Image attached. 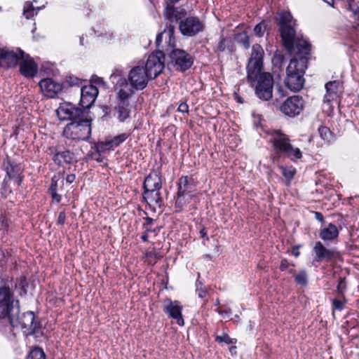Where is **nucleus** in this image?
I'll return each instance as SVG.
<instances>
[{
  "instance_id": "0eeeda50",
  "label": "nucleus",
  "mask_w": 359,
  "mask_h": 359,
  "mask_svg": "<svg viewBox=\"0 0 359 359\" xmlns=\"http://www.w3.org/2000/svg\"><path fill=\"white\" fill-rule=\"evenodd\" d=\"M255 82V91L256 95L262 100H269L273 95V79L269 73H259L255 80H250Z\"/></svg>"
},
{
  "instance_id": "a18cd8bd",
  "label": "nucleus",
  "mask_w": 359,
  "mask_h": 359,
  "mask_svg": "<svg viewBox=\"0 0 359 359\" xmlns=\"http://www.w3.org/2000/svg\"><path fill=\"white\" fill-rule=\"evenodd\" d=\"M98 147L101 151H107V150H110L115 147L112 146L111 140L107 141L105 142H101L99 144Z\"/></svg>"
},
{
  "instance_id": "39448f33",
  "label": "nucleus",
  "mask_w": 359,
  "mask_h": 359,
  "mask_svg": "<svg viewBox=\"0 0 359 359\" xmlns=\"http://www.w3.org/2000/svg\"><path fill=\"white\" fill-rule=\"evenodd\" d=\"M11 285L5 283L0 286V318H9L14 312H19V302L14 301L13 283H11Z\"/></svg>"
},
{
  "instance_id": "338daca9",
  "label": "nucleus",
  "mask_w": 359,
  "mask_h": 359,
  "mask_svg": "<svg viewBox=\"0 0 359 359\" xmlns=\"http://www.w3.org/2000/svg\"><path fill=\"white\" fill-rule=\"evenodd\" d=\"M83 37L82 36V37L80 38V44L81 45H83Z\"/></svg>"
},
{
  "instance_id": "dca6fc26",
  "label": "nucleus",
  "mask_w": 359,
  "mask_h": 359,
  "mask_svg": "<svg viewBox=\"0 0 359 359\" xmlns=\"http://www.w3.org/2000/svg\"><path fill=\"white\" fill-rule=\"evenodd\" d=\"M150 79L144 71L143 66H136L130 69L128 75V79L135 90H143Z\"/></svg>"
},
{
  "instance_id": "aec40b11",
  "label": "nucleus",
  "mask_w": 359,
  "mask_h": 359,
  "mask_svg": "<svg viewBox=\"0 0 359 359\" xmlns=\"http://www.w3.org/2000/svg\"><path fill=\"white\" fill-rule=\"evenodd\" d=\"M21 49L16 52L6 49H1L0 52V65L4 68L15 67L21 60Z\"/></svg>"
},
{
  "instance_id": "ea45409f",
  "label": "nucleus",
  "mask_w": 359,
  "mask_h": 359,
  "mask_svg": "<svg viewBox=\"0 0 359 359\" xmlns=\"http://www.w3.org/2000/svg\"><path fill=\"white\" fill-rule=\"evenodd\" d=\"M346 7L353 13L354 18L359 21V7L355 4L354 0L346 3Z\"/></svg>"
},
{
  "instance_id": "3c124183",
  "label": "nucleus",
  "mask_w": 359,
  "mask_h": 359,
  "mask_svg": "<svg viewBox=\"0 0 359 359\" xmlns=\"http://www.w3.org/2000/svg\"><path fill=\"white\" fill-rule=\"evenodd\" d=\"M177 111L181 113H188L189 112V106L186 102H182L180 104Z\"/></svg>"
},
{
  "instance_id": "e433bc0d",
  "label": "nucleus",
  "mask_w": 359,
  "mask_h": 359,
  "mask_svg": "<svg viewBox=\"0 0 359 359\" xmlns=\"http://www.w3.org/2000/svg\"><path fill=\"white\" fill-rule=\"evenodd\" d=\"M36 14L33 5L30 2H26L24 6L23 15L27 19L32 18Z\"/></svg>"
},
{
  "instance_id": "6e6552de",
  "label": "nucleus",
  "mask_w": 359,
  "mask_h": 359,
  "mask_svg": "<svg viewBox=\"0 0 359 359\" xmlns=\"http://www.w3.org/2000/svg\"><path fill=\"white\" fill-rule=\"evenodd\" d=\"M264 50L259 44L252 47V53L247 65L248 79L255 80L262 69Z\"/></svg>"
},
{
  "instance_id": "0e129e2a",
  "label": "nucleus",
  "mask_w": 359,
  "mask_h": 359,
  "mask_svg": "<svg viewBox=\"0 0 359 359\" xmlns=\"http://www.w3.org/2000/svg\"><path fill=\"white\" fill-rule=\"evenodd\" d=\"M217 313H218L219 314L222 315V314H223V313H229V311H223V310H221V309H218V310H217Z\"/></svg>"
},
{
  "instance_id": "2f4dec72",
  "label": "nucleus",
  "mask_w": 359,
  "mask_h": 359,
  "mask_svg": "<svg viewBox=\"0 0 359 359\" xmlns=\"http://www.w3.org/2000/svg\"><path fill=\"white\" fill-rule=\"evenodd\" d=\"M174 29H175V27L173 26L170 25L169 27H168V32H167V34L169 36V43L170 44L171 43V41H172V38L173 34H174ZM165 33H166V32L165 30L164 32H163L161 33H159L156 36V44L157 47L160 46V44H161V43L162 42V40H163V36L164 34H165Z\"/></svg>"
},
{
  "instance_id": "79ce46f5",
  "label": "nucleus",
  "mask_w": 359,
  "mask_h": 359,
  "mask_svg": "<svg viewBox=\"0 0 359 359\" xmlns=\"http://www.w3.org/2000/svg\"><path fill=\"white\" fill-rule=\"evenodd\" d=\"M332 307L334 309L341 311L344 309V306L345 303L346 302L345 297L344 299H334L332 301Z\"/></svg>"
},
{
  "instance_id": "423d86ee",
  "label": "nucleus",
  "mask_w": 359,
  "mask_h": 359,
  "mask_svg": "<svg viewBox=\"0 0 359 359\" xmlns=\"http://www.w3.org/2000/svg\"><path fill=\"white\" fill-rule=\"evenodd\" d=\"M9 322L13 327H20L25 335H32L35 333L39 323L35 320L34 313L27 311L20 314L13 313L10 316Z\"/></svg>"
},
{
  "instance_id": "e2e57ef3",
  "label": "nucleus",
  "mask_w": 359,
  "mask_h": 359,
  "mask_svg": "<svg viewBox=\"0 0 359 359\" xmlns=\"http://www.w3.org/2000/svg\"><path fill=\"white\" fill-rule=\"evenodd\" d=\"M325 2H326L328 5L334 7V0H323Z\"/></svg>"
},
{
  "instance_id": "6e6d98bb",
  "label": "nucleus",
  "mask_w": 359,
  "mask_h": 359,
  "mask_svg": "<svg viewBox=\"0 0 359 359\" xmlns=\"http://www.w3.org/2000/svg\"><path fill=\"white\" fill-rule=\"evenodd\" d=\"M196 292H197L198 297L202 298V299L204 298L208 293L205 289H203L201 287L197 288Z\"/></svg>"
},
{
  "instance_id": "473e14b6",
  "label": "nucleus",
  "mask_w": 359,
  "mask_h": 359,
  "mask_svg": "<svg viewBox=\"0 0 359 359\" xmlns=\"http://www.w3.org/2000/svg\"><path fill=\"white\" fill-rule=\"evenodd\" d=\"M294 280L297 285L306 286L308 283V275L306 271H300L294 276Z\"/></svg>"
},
{
  "instance_id": "6ab92c4d",
  "label": "nucleus",
  "mask_w": 359,
  "mask_h": 359,
  "mask_svg": "<svg viewBox=\"0 0 359 359\" xmlns=\"http://www.w3.org/2000/svg\"><path fill=\"white\" fill-rule=\"evenodd\" d=\"M326 93L323 98V102L331 104L333 101L337 102L340 94L343 91L342 83L339 81H332L325 85Z\"/></svg>"
},
{
  "instance_id": "393cba45",
  "label": "nucleus",
  "mask_w": 359,
  "mask_h": 359,
  "mask_svg": "<svg viewBox=\"0 0 359 359\" xmlns=\"http://www.w3.org/2000/svg\"><path fill=\"white\" fill-rule=\"evenodd\" d=\"M130 111L131 104L129 100H117V103L114 107V114L120 122H123L128 118Z\"/></svg>"
},
{
  "instance_id": "4468645a",
  "label": "nucleus",
  "mask_w": 359,
  "mask_h": 359,
  "mask_svg": "<svg viewBox=\"0 0 359 359\" xmlns=\"http://www.w3.org/2000/svg\"><path fill=\"white\" fill-rule=\"evenodd\" d=\"M304 100L302 97L293 95L288 97L281 105L280 110L285 115L294 117L299 115L304 107Z\"/></svg>"
},
{
  "instance_id": "f704fd0d",
  "label": "nucleus",
  "mask_w": 359,
  "mask_h": 359,
  "mask_svg": "<svg viewBox=\"0 0 359 359\" xmlns=\"http://www.w3.org/2000/svg\"><path fill=\"white\" fill-rule=\"evenodd\" d=\"M27 359H46V355L42 348L36 347L30 351Z\"/></svg>"
},
{
  "instance_id": "f3484780",
  "label": "nucleus",
  "mask_w": 359,
  "mask_h": 359,
  "mask_svg": "<svg viewBox=\"0 0 359 359\" xmlns=\"http://www.w3.org/2000/svg\"><path fill=\"white\" fill-rule=\"evenodd\" d=\"M190 184L187 176L182 177L178 182L177 198L176 200V206L182 208L187 203H189L194 194L189 190Z\"/></svg>"
},
{
  "instance_id": "69168bd1",
  "label": "nucleus",
  "mask_w": 359,
  "mask_h": 359,
  "mask_svg": "<svg viewBox=\"0 0 359 359\" xmlns=\"http://www.w3.org/2000/svg\"><path fill=\"white\" fill-rule=\"evenodd\" d=\"M236 346H231V347L230 348V351H231V352H233V351H234L236 350Z\"/></svg>"
},
{
  "instance_id": "4c0bfd02",
  "label": "nucleus",
  "mask_w": 359,
  "mask_h": 359,
  "mask_svg": "<svg viewBox=\"0 0 359 359\" xmlns=\"http://www.w3.org/2000/svg\"><path fill=\"white\" fill-rule=\"evenodd\" d=\"M346 290V283L345 278H340L337 286V292L339 298H344V293Z\"/></svg>"
},
{
  "instance_id": "9d476101",
  "label": "nucleus",
  "mask_w": 359,
  "mask_h": 359,
  "mask_svg": "<svg viewBox=\"0 0 359 359\" xmlns=\"http://www.w3.org/2000/svg\"><path fill=\"white\" fill-rule=\"evenodd\" d=\"M164 58L163 51H157L148 57L144 69L150 79H155L161 73L164 68Z\"/></svg>"
},
{
  "instance_id": "bb28decb",
  "label": "nucleus",
  "mask_w": 359,
  "mask_h": 359,
  "mask_svg": "<svg viewBox=\"0 0 359 359\" xmlns=\"http://www.w3.org/2000/svg\"><path fill=\"white\" fill-rule=\"evenodd\" d=\"M162 182L161 174L158 171H153L145 178L143 188L144 190L161 189Z\"/></svg>"
},
{
  "instance_id": "4be33fe9",
  "label": "nucleus",
  "mask_w": 359,
  "mask_h": 359,
  "mask_svg": "<svg viewBox=\"0 0 359 359\" xmlns=\"http://www.w3.org/2000/svg\"><path fill=\"white\" fill-rule=\"evenodd\" d=\"M187 11L182 7H175L174 4H166L163 15L170 22H179L187 16Z\"/></svg>"
},
{
  "instance_id": "7c9ffc66",
  "label": "nucleus",
  "mask_w": 359,
  "mask_h": 359,
  "mask_svg": "<svg viewBox=\"0 0 359 359\" xmlns=\"http://www.w3.org/2000/svg\"><path fill=\"white\" fill-rule=\"evenodd\" d=\"M15 289L19 290V294L20 296H25L27 293L28 283L25 276H20L17 278L14 283Z\"/></svg>"
},
{
  "instance_id": "774afa93",
  "label": "nucleus",
  "mask_w": 359,
  "mask_h": 359,
  "mask_svg": "<svg viewBox=\"0 0 359 359\" xmlns=\"http://www.w3.org/2000/svg\"><path fill=\"white\" fill-rule=\"evenodd\" d=\"M346 3H349V2H351L352 0H345Z\"/></svg>"
},
{
  "instance_id": "4d7b16f0",
  "label": "nucleus",
  "mask_w": 359,
  "mask_h": 359,
  "mask_svg": "<svg viewBox=\"0 0 359 359\" xmlns=\"http://www.w3.org/2000/svg\"><path fill=\"white\" fill-rule=\"evenodd\" d=\"M299 246H294L292 249V255L294 257H297L299 256Z\"/></svg>"
},
{
  "instance_id": "7ed1b4c3",
  "label": "nucleus",
  "mask_w": 359,
  "mask_h": 359,
  "mask_svg": "<svg viewBox=\"0 0 359 359\" xmlns=\"http://www.w3.org/2000/svg\"><path fill=\"white\" fill-rule=\"evenodd\" d=\"M271 142L273 144L276 154L284 155L290 158L299 159L302 157L299 148H294L290 144V139L280 130H273L271 134Z\"/></svg>"
},
{
  "instance_id": "bf43d9fd",
  "label": "nucleus",
  "mask_w": 359,
  "mask_h": 359,
  "mask_svg": "<svg viewBox=\"0 0 359 359\" xmlns=\"http://www.w3.org/2000/svg\"><path fill=\"white\" fill-rule=\"evenodd\" d=\"M315 217L317 220H318L320 222H324V217L323 215L319 212H315Z\"/></svg>"
},
{
  "instance_id": "f03ea898",
  "label": "nucleus",
  "mask_w": 359,
  "mask_h": 359,
  "mask_svg": "<svg viewBox=\"0 0 359 359\" xmlns=\"http://www.w3.org/2000/svg\"><path fill=\"white\" fill-rule=\"evenodd\" d=\"M308 55H298L290 60L286 69L285 85L291 91H299L304 86L303 76L307 68Z\"/></svg>"
},
{
  "instance_id": "58836bf2",
  "label": "nucleus",
  "mask_w": 359,
  "mask_h": 359,
  "mask_svg": "<svg viewBox=\"0 0 359 359\" xmlns=\"http://www.w3.org/2000/svg\"><path fill=\"white\" fill-rule=\"evenodd\" d=\"M280 169L282 175L287 180H291L295 174V169L292 167L280 166Z\"/></svg>"
},
{
  "instance_id": "20e7f679",
  "label": "nucleus",
  "mask_w": 359,
  "mask_h": 359,
  "mask_svg": "<svg viewBox=\"0 0 359 359\" xmlns=\"http://www.w3.org/2000/svg\"><path fill=\"white\" fill-rule=\"evenodd\" d=\"M91 134V120L86 116L68 123L63 130L66 138L75 141L87 140Z\"/></svg>"
},
{
  "instance_id": "8fccbe9b",
  "label": "nucleus",
  "mask_w": 359,
  "mask_h": 359,
  "mask_svg": "<svg viewBox=\"0 0 359 359\" xmlns=\"http://www.w3.org/2000/svg\"><path fill=\"white\" fill-rule=\"evenodd\" d=\"M57 180H56V177H54L51 179V184L48 189V192H54L57 191Z\"/></svg>"
},
{
  "instance_id": "a878e982",
  "label": "nucleus",
  "mask_w": 359,
  "mask_h": 359,
  "mask_svg": "<svg viewBox=\"0 0 359 359\" xmlns=\"http://www.w3.org/2000/svg\"><path fill=\"white\" fill-rule=\"evenodd\" d=\"M313 251L316 255V260L322 262L323 260L330 261L334 257V250L325 248L320 241L315 243Z\"/></svg>"
},
{
  "instance_id": "603ef678",
  "label": "nucleus",
  "mask_w": 359,
  "mask_h": 359,
  "mask_svg": "<svg viewBox=\"0 0 359 359\" xmlns=\"http://www.w3.org/2000/svg\"><path fill=\"white\" fill-rule=\"evenodd\" d=\"M240 41L245 49H248L250 48V44L248 36L245 34L243 37L241 39Z\"/></svg>"
},
{
  "instance_id": "9b49d317",
  "label": "nucleus",
  "mask_w": 359,
  "mask_h": 359,
  "mask_svg": "<svg viewBox=\"0 0 359 359\" xmlns=\"http://www.w3.org/2000/svg\"><path fill=\"white\" fill-rule=\"evenodd\" d=\"M170 65H172L176 69L182 72L189 69L193 65V57L182 49H174L170 55Z\"/></svg>"
},
{
  "instance_id": "c756f323",
  "label": "nucleus",
  "mask_w": 359,
  "mask_h": 359,
  "mask_svg": "<svg viewBox=\"0 0 359 359\" xmlns=\"http://www.w3.org/2000/svg\"><path fill=\"white\" fill-rule=\"evenodd\" d=\"M74 154L69 150L57 152L53 157V161L58 165H62L63 163H71L74 159Z\"/></svg>"
},
{
  "instance_id": "864d4df0",
  "label": "nucleus",
  "mask_w": 359,
  "mask_h": 359,
  "mask_svg": "<svg viewBox=\"0 0 359 359\" xmlns=\"http://www.w3.org/2000/svg\"><path fill=\"white\" fill-rule=\"evenodd\" d=\"M50 194L51 195L53 201L55 203H59L61 201L62 197L57 193V191L51 192Z\"/></svg>"
},
{
  "instance_id": "052dcab7",
  "label": "nucleus",
  "mask_w": 359,
  "mask_h": 359,
  "mask_svg": "<svg viewBox=\"0 0 359 359\" xmlns=\"http://www.w3.org/2000/svg\"><path fill=\"white\" fill-rule=\"evenodd\" d=\"M200 235L202 238H205V240L208 241L209 238L207 236V232L205 228H203L200 230Z\"/></svg>"
},
{
  "instance_id": "a211bd4d",
  "label": "nucleus",
  "mask_w": 359,
  "mask_h": 359,
  "mask_svg": "<svg viewBox=\"0 0 359 359\" xmlns=\"http://www.w3.org/2000/svg\"><path fill=\"white\" fill-rule=\"evenodd\" d=\"M21 60L20 65V72L26 78H33L38 72V66L29 55L20 50Z\"/></svg>"
},
{
  "instance_id": "c9c22d12",
  "label": "nucleus",
  "mask_w": 359,
  "mask_h": 359,
  "mask_svg": "<svg viewBox=\"0 0 359 359\" xmlns=\"http://www.w3.org/2000/svg\"><path fill=\"white\" fill-rule=\"evenodd\" d=\"M320 137L327 142H330L332 140V133L329 128L326 126H320L318 128Z\"/></svg>"
},
{
  "instance_id": "5701e85b",
  "label": "nucleus",
  "mask_w": 359,
  "mask_h": 359,
  "mask_svg": "<svg viewBox=\"0 0 359 359\" xmlns=\"http://www.w3.org/2000/svg\"><path fill=\"white\" fill-rule=\"evenodd\" d=\"M135 87L133 86L126 78H121L116 83L117 100H129V98L135 93Z\"/></svg>"
},
{
  "instance_id": "cd10ccee",
  "label": "nucleus",
  "mask_w": 359,
  "mask_h": 359,
  "mask_svg": "<svg viewBox=\"0 0 359 359\" xmlns=\"http://www.w3.org/2000/svg\"><path fill=\"white\" fill-rule=\"evenodd\" d=\"M339 233L337 226L332 223H329L321 228L319 236L325 242L332 241L338 238Z\"/></svg>"
},
{
  "instance_id": "2eb2a0df",
  "label": "nucleus",
  "mask_w": 359,
  "mask_h": 359,
  "mask_svg": "<svg viewBox=\"0 0 359 359\" xmlns=\"http://www.w3.org/2000/svg\"><path fill=\"white\" fill-rule=\"evenodd\" d=\"M163 310L165 314L176 320L180 326L184 325L182 316V306L180 302L177 300H172L169 298L165 299L163 302Z\"/></svg>"
},
{
  "instance_id": "13d9d810",
  "label": "nucleus",
  "mask_w": 359,
  "mask_h": 359,
  "mask_svg": "<svg viewBox=\"0 0 359 359\" xmlns=\"http://www.w3.org/2000/svg\"><path fill=\"white\" fill-rule=\"evenodd\" d=\"M75 175H73V174H71V175H68L67 177H66V182L67 183H72L74 180H75Z\"/></svg>"
},
{
  "instance_id": "a19ab883",
  "label": "nucleus",
  "mask_w": 359,
  "mask_h": 359,
  "mask_svg": "<svg viewBox=\"0 0 359 359\" xmlns=\"http://www.w3.org/2000/svg\"><path fill=\"white\" fill-rule=\"evenodd\" d=\"M215 340L219 343L224 342L227 344H233L236 341V339L230 338L227 334H224L222 336H217Z\"/></svg>"
},
{
  "instance_id": "09e8293b",
  "label": "nucleus",
  "mask_w": 359,
  "mask_h": 359,
  "mask_svg": "<svg viewBox=\"0 0 359 359\" xmlns=\"http://www.w3.org/2000/svg\"><path fill=\"white\" fill-rule=\"evenodd\" d=\"M66 220V214L65 211H61L59 213L57 219V224L59 225H63Z\"/></svg>"
},
{
  "instance_id": "de8ad7c7",
  "label": "nucleus",
  "mask_w": 359,
  "mask_h": 359,
  "mask_svg": "<svg viewBox=\"0 0 359 359\" xmlns=\"http://www.w3.org/2000/svg\"><path fill=\"white\" fill-rule=\"evenodd\" d=\"M145 223L143 224L146 231H152L151 226L154 222V219L151 217H147L144 218Z\"/></svg>"
},
{
  "instance_id": "72a5a7b5",
  "label": "nucleus",
  "mask_w": 359,
  "mask_h": 359,
  "mask_svg": "<svg viewBox=\"0 0 359 359\" xmlns=\"http://www.w3.org/2000/svg\"><path fill=\"white\" fill-rule=\"evenodd\" d=\"M145 262L149 264H155L158 259L161 258V256L156 251H149L144 254Z\"/></svg>"
},
{
  "instance_id": "c85d7f7f",
  "label": "nucleus",
  "mask_w": 359,
  "mask_h": 359,
  "mask_svg": "<svg viewBox=\"0 0 359 359\" xmlns=\"http://www.w3.org/2000/svg\"><path fill=\"white\" fill-rule=\"evenodd\" d=\"M143 198L150 205L161 206L162 203L160 189L144 190Z\"/></svg>"
},
{
  "instance_id": "49530a36",
  "label": "nucleus",
  "mask_w": 359,
  "mask_h": 359,
  "mask_svg": "<svg viewBox=\"0 0 359 359\" xmlns=\"http://www.w3.org/2000/svg\"><path fill=\"white\" fill-rule=\"evenodd\" d=\"M226 39L222 36L217 46V50L219 52L224 51L226 49Z\"/></svg>"
},
{
  "instance_id": "412c9836",
  "label": "nucleus",
  "mask_w": 359,
  "mask_h": 359,
  "mask_svg": "<svg viewBox=\"0 0 359 359\" xmlns=\"http://www.w3.org/2000/svg\"><path fill=\"white\" fill-rule=\"evenodd\" d=\"M39 86L43 94L50 98L55 97L62 89L61 83L49 78L41 80Z\"/></svg>"
},
{
  "instance_id": "f8f14e48",
  "label": "nucleus",
  "mask_w": 359,
  "mask_h": 359,
  "mask_svg": "<svg viewBox=\"0 0 359 359\" xmlns=\"http://www.w3.org/2000/svg\"><path fill=\"white\" fill-rule=\"evenodd\" d=\"M57 115L60 121H74L85 116L84 111L70 102H63L56 110Z\"/></svg>"
},
{
  "instance_id": "37998d69",
  "label": "nucleus",
  "mask_w": 359,
  "mask_h": 359,
  "mask_svg": "<svg viewBox=\"0 0 359 359\" xmlns=\"http://www.w3.org/2000/svg\"><path fill=\"white\" fill-rule=\"evenodd\" d=\"M128 138V135L126 133L120 134L113 139H111L112 146L118 147L120 144L123 142Z\"/></svg>"
},
{
  "instance_id": "680f3d73",
  "label": "nucleus",
  "mask_w": 359,
  "mask_h": 359,
  "mask_svg": "<svg viewBox=\"0 0 359 359\" xmlns=\"http://www.w3.org/2000/svg\"><path fill=\"white\" fill-rule=\"evenodd\" d=\"M148 232L149 231H145V232L141 236L142 240L144 242L148 241Z\"/></svg>"
},
{
  "instance_id": "ddd939ff",
  "label": "nucleus",
  "mask_w": 359,
  "mask_h": 359,
  "mask_svg": "<svg viewBox=\"0 0 359 359\" xmlns=\"http://www.w3.org/2000/svg\"><path fill=\"white\" fill-rule=\"evenodd\" d=\"M2 165L6 172L4 182H6L7 180H13L17 186H20L24 177L22 166L12 161L8 156L4 159Z\"/></svg>"
},
{
  "instance_id": "c03bdc74",
  "label": "nucleus",
  "mask_w": 359,
  "mask_h": 359,
  "mask_svg": "<svg viewBox=\"0 0 359 359\" xmlns=\"http://www.w3.org/2000/svg\"><path fill=\"white\" fill-rule=\"evenodd\" d=\"M266 31V25L264 22L257 24L254 28V32L258 37L263 36Z\"/></svg>"
},
{
  "instance_id": "5fc2aeb1",
  "label": "nucleus",
  "mask_w": 359,
  "mask_h": 359,
  "mask_svg": "<svg viewBox=\"0 0 359 359\" xmlns=\"http://www.w3.org/2000/svg\"><path fill=\"white\" fill-rule=\"evenodd\" d=\"M289 266V263L287 259H283L281 260L280 264V269L283 271H285Z\"/></svg>"
},
{
  "instance_id": "b1692460",
  "label": "nucleus",
  "mask_w": 359,
  "mask_h": 359,
  "mask_svg": "<svg viewBox=\"0 0 359 359\" xmlns=\"http://www.w3.org/2000/svg\"><path fill=\"white\" fill-rule=\"evenodd\" d=\"M98 90L92 85L85 86L81 88V104L83 107L89 108L95 101Z\"/></svg>"
},
{
  "instance_id": "f257e3e1",
  "label": "nucleus",
  "mask_w": 359,
  "mask_h": 359,
  "mask_svg": "<svg viewBox=\"0 0 359 359\" xmlns=\"http://www.w3.org/2000/svg\"><path fill=\"white\" fill-rule=\"evenodd\" d=\"M279 17L280 32L284 47L292 55H309L311 45L306 40L296 34L291 13L282 11Z\"/></svg>"
},
{
  "instance_id": "1a4fd4ad",
  "label": "nucleus",
  "mask_w": 359,
  "mask_h": 359,
  "mask_svg": "<svg viewBox=\"0 0 359 359\" xmlns=\"http://www.w3.org/2000/svg\"><path fill=\"white\" fill-rule=\"evenodd\" d=\"M204 23L196 16L185 17L179 23V30L185 36L193 37L203 32Z\"/></svg>"
}]
</instances>
